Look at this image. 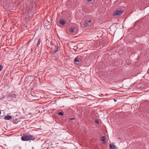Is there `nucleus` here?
<instances>
[{
	"mask_svg": "<svg viewBox=\"0 0 149 149\" xmlns=\"http://www.w3.org/2000/svg\"><path fill=\"white\" fill-rule=\"evenodd\" d=\"M35 137L32 135L28 134H23V136L21 137V140L22 141H26L29 140L34 141L35 139Z\"/></svg>",
	"mask_w": 149,
	"mask_h": 149,
	"instance_id": "obj_1",
	"label": "nucleus"
},
{
	"mask_svg": "<svg viewBox=\"0 0 149 149\" xmlns=\"http://www.w3.org/2000/svg\"><path fill=\"white\" fill-rule=\"evenodd\" d=\"M123 10H117L113 13V15L114 16L116 15H121L123 14Z\"/></svg>",
	"mask_w": 149,
	"mask_h": 149,
	"instance_id": "obj_2",
	"label": "nucleus"
},
{
	"mask_svg": "<svg viewBox=\"0 0 149 149\" xmlns=\"http://www.w3.org/2000/svg\"><path fill=\"white\" fill-rule=\"evenodd\" d=\"M83 56H82V57ZM81 56H78L77 57H76L74 60V62L77 64H79V62L80 61V59L81 58Z\"/></svg>",
	"mask_w": 149,
	"mask_h": 149,
	"instance_id": "obj_3",
	"label": "nucleus"
},
{
	"mask_svg": "<svg viewBox=\"0 0 149 149\" xmlns=\"http://www.w3.org/2000/svg\"><path fill=\"white\" fill-rule=\"evenodd\" d=\"M109 148L111 149H116V146L114 145L113 143L109 144Z\"/></svg>",
	"mask_w": 149,
	"mask_h": 149,
	"instance_id": "obj_4",
	"label": "nucleus"
},
{
	"mask_svg": "<svg viewBox=\"0 0 149 149\" xmlns=\"http://www.w3.org/2000/svg\"><path fill=\"white\" fill-rule=\"evenodd\" d=\"M58 46H56V45L55 46V48L53 50V54H54L55 53H56L58 51Z\"/></svg>",
	"mask_w": 149,
	"mask_h": 149,
	"instance_id": "obj_5",
	"label": "nucleus"
},
{
	"mask_svg": "<svg viewBox=\"0 0 149 149\" xmlns=\"http://www.w3.org/2000/svg\"><path fill=\"white\" fill-rule=\"evenodd\" d=\"M12 118V117L10 116H5L4 119L6 120H10Z\"/></svg>",
	"mask_w": 149,
	"mask_h": 149,
	"instance_id": "obj_6",
	"label": "nucleus"
},
{
	"mask_svg": "<svg viewBox=\"0 0 149 149\" xmlns=\"http://www.w3.org/2000/svg\"><path fill=\"white\" fill-rule=\"evenodd\" d=\"M60 23L61 25H64L65 23V21L63 19H62L60 21Z\"/></svg>",
	"mask_w": 149,
	"mask_h": 149,
	"instance_id": "obj_7",
	"label": "nucleus"
},
{
	"mask_svg": "<svg viewBox=\"0 0 149 149\" xmlns=\"http://www.w3.org/2000/svg\"><path fill=\"white\" fill-rule=\"evenodd\" d=\"M100 140L102 142H104L106 140L105 137L104 136H102Z\"/></svg>",
	"mask_w": 149,
	"mask_h": 149,
	"instance_id": "obj_8",
	"label": "nucleus"
},
{
	"mask_svg": "<svg viewBox=\"0 0 149 149\" xmlns=\"http://www.w3.org/2000/svg\"><path fill=\"white\" fill-rule=\"evenodd\" d=\"M74 28H71L69 29V32L71 33H72L74 32Z\"/></svg>",
	"mask_w": 149,
	"mask_h": 149,
	"instance_id": "obj_9",
	"label": "nucleus"
},
{
	"mask_svg": "<svg viewBox=\"0 0 149 149\" xmlns=\"http://www.w3.org/2000/svg\"><path fill=\"white\" fill-rule=\"evenodd\" d=\"M88 22L90 23L91 22V19H89L88 21H87L86 22V26H87L88 24Z\"/></svg>",
	"mask_w": 149,
	"mask_h": 149,
	"instance_id": "obj_10",
	"label": "nucleus"
},
{
	"mask_svg": "<svg viewBox=\"0 0 149 149\" xmlns=\"http://www.w3.org/2000/svg\"><path fill=\"white\" fill-rule=\"evenodd\" d=\"M58 114L59 115L63 116L64 115L63 113L62 112H60L58 113Z\"/></svg>",
	"mask_w": 149,
	"mask_h": 149,
	"instance_id": "obj_11",
	"label": "nucleus"
},
{
	"mask_svg": "<svg viewBox=\"0 0 149 149\" xmlns=\"http://www.w3.org/2000/svg\"><path fill=\"white\" fill-rule=\"evenodd\" d=\"M40 39H39V40H38V41L36 44L37 45V46L38 45H40Z\"/></svg>",
	"mask_w": 149,
	"mask_h": 149,
	"instance_id": "obj_12",
	"label": "nucleus"
},
{
	"mask_svg": "<svg viewBox=\"0 0 149 149\" xmlns=\"http://www.w3.org/2000/svg\"><path fill=\"white\" fill-rule=\"evenodd\" d=\"M3 68V66L2 65H0V72L2 70Z\"/></svg>",
	"mask_w": 149,
	"mask_h": 149,
	"instance_id": "obj_13",
	"label": "nucleus"
},
{
	"mask_svg": "<svg viewBox=\"0 0 149 149\" xmlns=\"http://www.w3.org/2000/svg\"><path fill=\"white\" fill-rule=\"evenodd\" d=\"M5 96H2L0 98V100H2L3 99H4L5 98Z\"/></svg>",
	"mask_w": 149,
	"mask_h": 149,
	"instance_id": "obj_14",
	"label": "nucleus"
},
{
	"mask_svg": "<svg viewBox=\"0 0 149 149\" xmlns=\"http://www.w3.org/2000/svg\"><path fill=\"white\" fill-rule=\"evenodd\" d=\"M95 122L97 123V124H98L99 123V121L98 120H96L95 121Z\"/></svg>",
	"mask_w": 149,
	"mask_h": 149,
	"instance_id": "obj_15",
	"label": "nucleus"
},
{
	"mask_svg": "<svg viewBox=\"0 0 149 149\" xmlns=\"http://www.w3.org/2000/svg\"><path fill=\"white\" fill-rule=\"evenodd\" d=\"M51 44L53 46L54 45V44L53 43V42L52 41H51L50 42Z\"/></svg>",
	"mask_w": 149,
	"mask_h": 149,
	"instance_id": "obj_16",
	"label": "nucleus"
},
{
	"mask_svg": "<svg viewBox=\"0 0 149 149\" xmlns=\"http://www.w3.org/2000/svg\"><path fill=\"white\" fill-rule=\"evenodd\" d=\"M74 119H75V118H71V120H74Z\"/></svg>",
	"mask_w": 149,
	"mask_h": 149,
	"instance_id": "obj_17",
	"label": "nucleus"
}]
</instances>
